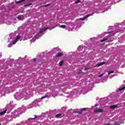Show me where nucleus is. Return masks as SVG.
<instances>
[{
    "label": "nucleus",
    "mask_w": 125,
    "mask_h": 125,
    "mask_svg": "<svg viewBox=\"0 0 125 125\" xmlns=\"http://www.w3.org/2000/svg\"><path fill=\"white\" fill-rule=\"evenodd\" d=\"M107 41V42H113L112 40H108V38H104V39L100 41L101 42H105Z\"/></svg>",
    "instance_id": "obj_1"
},
{
    "label": "nucleus",
    "mask_w": 125,
    "mask_h": 125,
    "mask_svg": "<svg viewBox=\"0 0 125 125\" xmlns=\"http://www.w3.org/2000/svg\"><path fill=\"white\" fill-rule=\"evenodd\" d=\"M63 55H64L63 53L59 52L55 55V57H61V56H63Z\"/></svg>",
    "instance_id": "obj_2"
},
{
    "label": "nucleus",
    "mask_w": 125,
    "mask_h": 125,
    "mask_svg": "<svg viewBox=\"0 0 125 125\" xmlns=\"http://www.w3.org/2000/svg\"><path fill=\"white\" fill-rule=\"evenodd\" d=\"M95 113H103V109H99L94 110Z\"/></svg>",
    "instance_id": "obj_3"
},
{
    "label": "nucleus",
    "mask_w": 125,
    "mask_h": 125,
    "mask_svg": "<svg viewBox=\"0 0 125 125\" xmlns=\"http://www.w3.org/2000/svg\"><path fill=\"white\" fill-rule=\"evenodd\" d=\"M21 38L20 36H17V38H16V40L13 42V44H15L18 41H19V39Z\"/></svg>",
    "instance_id": "obj_4"
},
{
    "label": "nucleus",
    "mask_w": 125,
    "mask_h": 125,
    "mask_svg": "<svg viewBox=\"0 0 125 125\" xmlns=\"http://www.w3.org/2000/svg\"><path fill=\"white\" fill-rule=\"evenodd\" d=\"M48 29V27H45L43 28H42L40 30V33L42 34V33H43V32H45V31H46Z\"/></svg>",
    "instance_id": "obj_5"
},
{
    "label": "nucleus",
    "mask_w": 125,
    "mask_h": 125,
    "mask_svg": "<svg viewBox=\"0 0 125 125\" xmlns=\"http://www.w3.org/2000/svg\"><path fill=\"white\" fill-rule=\"evenodd\" d=\"M118 108H119V107H118V105L117 104L110 106V109H118Z\"/></svg>",
    "instance_id": "obj_6"
},
{
    "label": "nucleus",
    "mask_w": 125,
    "mask_h": 125,
    "mask_svg": "<svg viewBox=\"0 0 125 125\" xmlns=\"http://www.w3.org/2000/svg\"><path fill=\"white\" fill-rule=\"evenodd\" d=\"M104 64H105L104 62H100L96 65V66L99 67L100 66H102V65H104Z\"/></svg>",
    "instance_id": "obj_7"
},
{
    "label": "nucleus",
    "mask_w": 125,
    "mask_h": 125,
    "mask_svg": "<svg viewBox=\"0 0 125 125\" xmlns=\"http://www.w3.org/2000/svg\"><path fill=\"white\" fill-rule=\"evenodd\" d=\"M91 16V15H90V14L87 15L86 16L83 17V19H82V20L83 21V20H85V19H86V18H88V17Z\"/></svg>",
    "instance_id": "obj_8"
},
{
    "label": "nucleus",
    "mask_w": 125,
    "mask_h": 125,
    "mask_svg": "<svg viewBox=\"0 0 125 125\" xmlns=\"http://www.w3.org/2000/svg\"><path fill=\"white\" fill-rule=\"evenodd\" d=\"M6 111L7 109H5L4 111L0 112V116H2V115H4L5 113H6Z\"/></svg>",
    "instance_id": "obj_9"
},
{
    "label": "nucleus",
    "mask_w": 125,
    "mask_h": 125,
    "mask_svg": "<svg viewBox=\"0 0 125 125\" xmlns=\"http://www.w3.org/2000/svg\"><path fill=\"white\" fill-rule=\"evenodd\" d=\"M37 118H38V116H37L36 115H35V117L34 118H29L28 119V121H31V120H35V119H37Z\"/></svg>",
    "instance_id": "obj_10"
},
{
    "label": "nucleus",
    "mask_w": 125,
    "mask_h": 125,
    "mask_svg": "<svg viewBox=\"0 0 125 125\" xmlns=\"http://www.w3.org/2000/svg\"><path fill=\"white\" fill-rule=\"evenodd\" d=\"M26 0H21L20 1H17L16 3H21V2H24Z\"/></svg>",
    "instance_id": "obj_11"
},
{
    "label": "nucleus",
    "mask_w": 125,
    "mask_h": 125,
    "mask_svg": "<svg viewBox=\"0 0 125 125\" xmlns=\"http://www.w3.org/2000/svg\"><path fill=\"white\" fill-rule=\"evenodd\" d=\"M61 116H62V114H61V113H59V114H57V115H56V118H59V117H61Z\"/></svg>",
    "instance_id": "obj_12"
},
{
    "label": "nucleus",
    "mask_w": 125,
    "mask_h": 125,
    "mask_svg": "<svg viewBox=\"0 0 125 125\" xmlns=\"http://www.w3.org/2000/svg\"><path fill=\"white\" fill-rule=\"evenodd\" d=\"M30 5H32V3H30L28 4H24V6L26 7V6H30Z\"/></svg>",
    "instance_id": "obj_13"
},
{
    "label": "nucleus",
    "mask_w": 125,
    "mask_h": 125,
    "mask_svg": "<svg viewBox=\"0 0 125 125\" xmlns=\"http://www.w3.org/2000/svg\"><path fill=\"white\" fill-rule=\"evenodd\" d=\"M47 97H48V95H45L44 96L42 97L41 98V99H44V98H47Z\"/></svg>",
    "instance_id": "obj_14"
},
{
    "label": "nucleus",
    "mask_w": 125,
    "mask_h": 125,
    "mask_svg": "<svg viewBox=\"0 0 125 125\" xmlns=\"http://www.w3.org/2000/svg\"><path fill=\"white\" fill-rule=\"evenodd\" d=\"M60 28H62V29H65V28H66V25H60Z\"/></svg>",
    "instance_id": "obj_15"
},
{
    "label": "nucleus",
    "mask_w": 125,
    "mask_h": 125,
    "mask_svg": "<svg viewBox=\"0 0 125 125\" xmlns=\"http://www.w3.org/2000/svg\"><path fill=\"white\" fill-rule=\"evenodd\" d=\"M86 110V108H83L81 109V112H83Z\"/></svg>",
    "instance_id": "obj_16"
},
{
    "label": "nucleus",
    "mask_w": 125,
    "mask_h": 125,
    "mask_svg": "<svg viewBox=\"0 0 125 125\" xmlns=\"http://www.w3.org/2000/svg\"><path fill=\"white\" fill-rule=\"evenodd\" d=\"M110 74H114V71H108V75H110Z\"/></svg>",
    "instance_id": "obj_17"
},
{
    "label": "nucleus",
    "mask_w": 125,
    "mask_h": 125,
    "mask_svg": "<svg viewBox=\"0 0 125 125\" xmlns=\"http://www.w3.org/2000/svg\"><path fill=\"white\" fill-rule=\"evenodd\" d=\"M63 61H62L60 63H59V65L60 66H62V65H63Z\"/></svg>",
    "instance_id": "obj_18"
},
{
    "label": "nucleus",
    "mask_w": 125,
    "mask_h": 125,
    "mask_svg": "<svg viewBox=\"0 0 125 125\" xmlns=\"http://www.w3.org/2000/svg\"><path fill=\"white\" fill-rule=\"evenodd\" d=\"M74 113H77V114H82V112L81 111H75Z\"/></svg>",
    "instance_id": "obj_19"
},
{
    "label": "nucleus",
    "mask_w": 125,
    "mask_h": 125,
    "mask_svg": "<svg viewBox=\"0 0 125 125\" xmlns=\"http://www.w3.org/2000/svg\"><path fill=\"white\" fill-rule=\"evenodd\" d=\"M81 2V1L80 0H77V1L75 2V3L78 4L80 3Z\"/></svg>",
    "instance_id": "obj_20"
},
{
    "label": "nucleus",
    "mask_w": 125,
    "mask_h": 125,
    "mask_svg": "<svg viewBox=\"0 0 125 125\" xmlns=\"http://www.w3.org/2000/svg\"><path fill=\"white\" fill-rule=\"evenodd\" d=\"M49 5H50V4H48L47 5H43L42 6L43 7H46V6H49Z\"/></svg>",
    "instance_id": "obj_21"
},
{
    "label": "nucleus",
    "mask_w": 125,
    "mask_h": 125,
    "mask_svg": "<svg viewBox=\"0 0 125 125\" xmlns=\"http://www.w3.org/2000/svg\"><path fill=\"white\" fill-rule=\"evenodd\" d=\"M104 75V74H102L99 76V78H101V77H103Z\"/></svg>",
    "instance_id": "obj_22"
},
{
    "label": "nucleus",
    "mask_w": 125,
    "mask_h": 125,
    "mask_svg": "<svg viewBox=\"0 0 125 125\" xmlns=\"http://www.w3.org/2000/svg\"><path fill=\"white\" fill-rule=\"evenodd\" d=\"M18 19H19V20H21V19H22V18L21 17H17Z\"/></svg>",
    "instance_id": "obj_23"
},
{
    "label": "nucleus",
    "mask_w": 125,
    "mask_h": 125,
    "mask_svg": "<svg viewBox=\"0 0 125 125\" xmlns=\"http://www.w3.org/2000/svg\"><path fill=\"white\" fill-rule=\"evenodd\" d=\"M83 73V72L82 71V70H79V71L78 72V74H82Z\"/></svg>",
    "instance_id": "obj_24"
},
{
    "label": "nucleus",
    "mask_w": 125,
    "mask_h": 125,
    "mask_svg": "<svg viewBox=\"0 0 125 125\" xmlns=\"http://www.w3.org/2000/svg\"><path fill=\"white\" fill-rule=\"evenodd\" d=\"M86 70H89V68H85L84 71H86Z\"/></svg>",
    "instance_id": "obj_25"
},
{
    "label": "nucleus",
    "mask_w": 125,
    "mask_h": 125,
    "mask_svg": "<svg viewBox=\"0 0 125 125\" xmlns=\"http://www.w3.org/2000/svg\"><path fill=\"white\" fill-rule=\"evenodd\" d=\"M112 32H113V31H110V32H108L107 34H111V33H112Z\"/></svg>",
    "instance_id": "obj_26"
},
{
    "label": "nucleus",
    "mask_w": 125,
    "mask_h": 125,
    "mask_svg": "<svg viewBox=\"0 0 125 125\" xmlns=\"http://www.w3.org/2000/svg\"><path fill=\"white\" fill-rule=\"evenodd\" d=\"M114 125H120V124H117V123H115V124H114Z\"/></svg>",
    "instance_id": "obj_27"
},
{
    "label": "nucleus",
    "mask_w": 125,
    "mask_h": 125,
    "mask_svg": "<svg viewBox=\"0 0 125 125\" xmlns=\"http://www.w3.org/2000/svg\"><path fill=\"white\" fill-rule=\"evenodd\" d=\"M1 125V124H0V125Z\"/></svg>",
    "instance_id": "obj_28"
}]
</instances>
